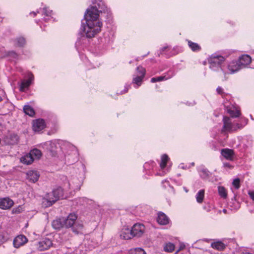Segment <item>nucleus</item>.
I'll list each match as a JSON object with an SVG mask.
<instances>
[{
    "label": "nucleus",
    "mask_w": 254,
    "mask_h": 254,
    "mask_svg": "<svg viewBox=\"0 0 254 254\" xmlns=\"http://www.w3.org/2000/svg\"><path fill=\"white\" fill-rule=\"evenodd\" d=\"M99 2L95 1L94 5L90 6L84 14L86 19V24H83L81 30L83 35L78 38L75 43V47L78 49L79 47L86 45L87 42L86 38H91L95 37L101 30L102 23L99 19L100 13H107L108 18H110L111 12L102 0H98Z\"/></svg>",
    "instance_id": "1"
},
{
    "label": "nucleus",
    "mask_w": 254,
    "mask_h": 254,
    "mask_svg": "<svg viewBox=\"0 0 254 254\" xmlns=\"http://www.w3.org/2000/svg\"><path fill=\"white\" fill-rule=\"evenodd\" d=\"M225 59L222 56L213 54L208 59L209 68L217 73V75L223 81V76L222 71L225 69Z\"/></svg>",
    "instance_id": "2"
},
{
    "label": "nucleus",
    "mask_w": 254,
    "mask_h": 254,
    "mask_svg": "<svg viewBox=\"0 0 254 254\" xmlns=\"http://www.w3.org/2000/svg\"><path fill=\"white\" fill-rule=\"evenodd\" d=\"M44 145L48 147L47 149L51 152L53 156L56 155L57 151L56 149L58 148V146L61 147V149L63 150L69 149L71 150L74 155H76L77 154L76 148L68 142L64 141H51L45 143Z\"/></svg>",
    "instance_id": "3"
},
{
    "label": "nucleus",
    "mask_w": 254,
    "mask_h": 254,
    "mask_svg": "<svg viewBox=\"0 0 254 254\" xmlns=\"http://www.w3.org/2000/svg\"><path fill=\"white\" fill-rule=\"evenodd\" d=\"M64 198L63 189L61 187H59L46 195L45 197L43 199L42 205L45 207H49L58 199Z\"/></svg>",
    "instance_id": "4"
},
{
    "label": "nucleus",
    "mask_w": 254,
    "mask_h": 254,
    "mask_svg": "<svg viewBox=\"0 0 254 254\" xmlns=\"http://www.w3.org/2000/svg\"><path fill=\"white\" fill-rule=\"evenodd\" d=\"M242 69L237 60H234L230 61L227 64H225V69L222 71L223 76V81L226 80L228 78V75L230 74H234Z\"/></svg>",
    "instance_id": "5"
},
{
    "label": "nucleus",
    "mask_w": 254,
    "mask_h": 254,
    "mask_svg": "<svg viewBox=\"0 0 254 254\" xmlns=\"http://www.w3.org/2000/svg\"><path fill=\"white\" fill-rule=\"evenodd\" d=\"M146 70L141 66L136 67L135 72L133 75L132 84L135 88H138L142 84L145 77Z\"/></svg>",
    "instance_id": "6"
},
{
    "label": "nucleus",
    "mask_w": 254,
    "mask_h": 254,
    "mask_svg": "<svg viewBox=\"0 0 254 254\" xmlns=\"http://www.w3.org/2000/svg\"><path fill=\"white\" fill-rule=\"evenodd\" d=\"M223 127L222 131H233L243 127L241 124L233 122L232 119L229 117H223Z\"/></svg>",
    "instance_id": "7"
},
{
    "label": "nucleus",
    "mask_w": 254,
    "mask_h": 254,
    "mask_svg": "<svg viewBox=\"0 0 254 254\" xmlns=\"http://www.w3.org/2000/svg\"><path fill=\"white\" fill-rule=\"evenodd\" d=\"M169 160V158L166 154H163L161 156L160 162V169L157 173L156 175L163 176L168 173L170 170L171 166H167V163Z\"/></svg>",
    "instance_id": "8"
},
{
    "label": "nucleus",
    "mask_w": 254,
    "mask_h": 254,
    "mask_svg": "<svg viewBox=\"0 0 254 254\" xmlns=\"http://www.w3.org/2000/svg\"><path fill=\"white\" fill-rule=\"evenodd\" d=\"M224 107L227 112L230 114L232 118H236L240 115V111L238 107L228 103L224 104Z\"/></svg>",
    "instance_id": "9"
},
{
    "label": "nucleus",
    "mask_w": 254,
    "mask_h": 254,
    "mask_svg": "<svg viewBox=\"0 0 254 254\" xmlns=\"http://www.w3.org/2000/svg\"><path fill=\"white\" fill-rule=\"evenodd\" d=\"M133 237H140L145 232V226L141 223H136L131 229Z\"/></svg>",
    "instance_id": "10"
},
{
    "label": "nucleus",
    "mask_w": 254,
    "mask_h": 254,
    "mask_svg": "<svg viewBox=\"0 0 254 254\" xmlns=\"http://www.w3.org/2000/svg\"><path fill=\"white\" fill-rule=\"evenodd\" d=\"M52 241L48 238H44L37 244V248L40 251H45L52 246Z\"/></svg>",
    "instance_id": "11"
},
{
    "label": "nucleus",
    "mask_w": 254,
    "mask_h": 254,
    "mask_svg": "<svg viewBox=\"0 0 254 254\" xmlns=\"http://www.w3.org/2000/svg\"><path fill=\"white\" fill-rule=\"evenodd\" d=\"M46 127L45 122L44 120L38 119L33 121L32 128L35 132H39Z\"/></svg>",
    "instance_id": "12"
},
{
    "label": "nucleus",
    "mask_w": 254,
    "mask_h": 254,
    "mask_svg": "<svg viewBox=\"0 0 254 254\" xmlns=\"http://www.w3.org/2000/svg\"><path fill=\"white\" fill-rule=\"evenodd\" d=\"M77 218V215L74 213L69 214L66 219L63 218V221L64 222V227H71L72 226L75 224Z\"/></svg>",
    "instance_id": "13"
},
{
    "label": "nucleus",
    "mask_w": 254,
    "mask_h": 254,
    "mask_svg": "<svg viewBox=\"0 0 254 254\" xmlns=\"http://www.w3.org/2000/svg\"><path fill=\"white\" fill-rule=\"evenodd\" d=\"M40 10H42V12L46 17H44L43 20L45 21H49L53 19L52 16V11L50 10H48L47 7H44L42 9H40L39 10H37L36 12H32L30 13V15H33V16L34 17L36 16L37 13H40Z\"/></svg>",
    "instance_id": "14"
},
{
    "label": "nucleus",
    "mask_w": 254,
    "mask_h": 254,
    "mask_svg": "<svg viewBox=\"0 0 254 254\" xmlns=\"http://www.w3.org/2000/svg\"><path fill=\"white\" fill-rule=\"evenodd\" d=\"M237 61L239 62L242 69L246 67L252 62L251 57L248 55H243L240 56Z\"/></svg>",
    "instance_id": "15"
},
{
    "label": "nucleus",
    "mask_w": 254,
    "mask_h": 254,
    "mask_svg": "<svg viewBox=\"0 0 254 254\" xmlns=\"http://www.w3.org/2000/svg\"><path fill=\"white\" fill-rule=\"evenodd\" d=\"M14 203L12 199L8 197L0 199V208L2 209H7L12 207Z\"/></svg>",
    "instance_id": "16"
},
{
    "label": "nucleus",
    "mask_w": 254,
    "mask_h": 254,
    "mask_svg": "<svg viewBox=\"0 0 254 254\" xmlns=\"http://www.w3.org/2000/svg\"><path fill=\"white\" fill-rule=\"evenodd\" d=\"M27 242V238L24 235H19L14 238L13 240V246L16 248L24 245Z\"/></svg>",
    "instance_id": "17"
},
{
    "label": "nucleus",
    "mask_w": 254,
    "mask_h": 254,
    "mask_svg": "<svg viewBox=\"0 0 254 254\" xmlns=\"http://www.w3.org/2000/svg\"><path fill=\"white\" fill-rule=\"evenodd\" d=\"M34 79V76L31 73L28 74V79L23 80L20 86V90L24 91L25 89L28 88L31 83L32 81Z\"/></svg>",
    "instance_id": "18"
},
{
    "label": "nucleus",
    "mask_w": 254,
    "mask_h": 254,
    "mask_svg": "<svg viewBox=\"0 0 254 254\" xmlns=\"http://www.w3.org/2000/svg\"><path fill=\"white\" fill-rule=\"evenodd\" d=\"M39 176V173L36 171L29 170L26 173V179L33 183L38 181Z\"/></svg>",
    "instance_id": "19"
},
{
    "label": "nucleus",
    "mask_w": 254,
    "mask_h": 254,
    "mask_svg": "<svg viewBox=\"0 0 254 254\" xmlns=\"http://www.w3.org/2000/svg\"><path fill=\"white\" fill-rule=\"evenodd\" d=\"M120 237L124 240L130 239L133 237L131 229L124 227L120 232Z\"/></svg>",
    "instance_id": "20"
},
{
    "label": "nucleus",
    "mask_w": 254,
    "mask_h": 254,
    "mask_svg": "<svg viewBox=\"0 0 254 254\" xmlns=\"http://www.w3.org/2000/svg\"><path fill=\"white\" fill-rule=\"evenodd\" d=\"M173 76V72L172 71H169L163 75L152 78L151 79V82L152 83H154L156 82H160L163 80H166L167 79L171 78Z\"/></svg>",
    "instance_id": "21"
},
{
    "label": "nucleus",
    "mask_w": 254,
    "mask_h": 254,
    "mask_svg": "<svg viewBox=\"0 0 254 254\" xmlns=\"http://www.w3.org/2000/svg\"><path fill=\"white\" fill-rule=\"evenodd\" d=\"M157 221L159 224L164 225L169 223V219L164 213L159 212Z\"/></svg>",
    "instance_id": "22"
},
{
    "label": "nucleus",
    "mask_w": 254,
    "mask_h": 254,
    "mask_svg": "<svg viewBox=\"0 0 254 254\" xmlns=\"http://www.w3.org/2000/svg\"><path fill=\"white\" fill-rule=\"evenodd\" d=\"M221 153L227 160H232L233 159L234 153L232 149L228 148L223 149L221 150Z\"/></svg>",
    "instance_id": "23"
},
{
    "label": "nucleus",
    "mask_w": 254,
    "mask_h": 254,
    "mask_svg": "<svg viewBox=\"0 0 254 254\" xmlns=\"http://www.w3.org/2000/svg\"><path fill=\"white\" fill-rule=\"evenodd\" d=\"M5 57L11 61L16 62L19 59V55L14 51H11L6 53Z\"/></svg>",
    "instance_id": "24"
},
{
    "label": "nucleus",
    "mask_w": 254,
    "mask_h": 254,
    "mask_svg": "<svg viewBox=\"0 0 254 254\" xmlns=\"http://www.w3.org/2000/svg\"><path fill=\"white\" fill-rule=\"evenodd\" d=\"M25 43V39L22 37H17L13 40V44L15 47H22Z\"/></svg>",
    "instance_id": "25"
},
{
    "label": "nucleus",
    "mask_w": 254,
    "mask_h": 254,
    "mask_svg": "<svg viewBox=\"0 0 254 254\" xmlns=\"http://www.w3.org/2000/svg\"><path fill=\"white\" fill-rule=\"evenodd\" d=\"M20 161L24 164L29 165L31 164L34 161V160L29 153L21 157Z\"/></svg>",
    "instance_id": "26"
},
{
    "label": "nucleus",
    "mask_w": 254,
    "mask_h": 254,
    "mask_svg": "<svg viewBox=\"0 0 254 254\" xmlns=\"http://www.w3.org/2000/svg\"><path fill=\"white\" fill-rule=\"evenodd\" d=\"M99 244V242L97 241H93V239H86L84 241V245L88 246V249L89 250H92L93 248L97 247Z\"/></svg>",
    "instance_id": "27"
},
{
    "label": "nucleus",
    "mask_w": 254,
    "mask_h": 254,
    "mask_svg": "<svg viewBox=\"0 0 254 254\" xmlns=\"http://www.w3.org/2000/svg\"><path fill=\"white\" fill-rule=\"evenodd\" d=\"M29 153L30 154L34 160L39 159L42 156L41 151L37 148H34L31 150L29 152Z\"/></svg>",
    "instance_id": "28"
},
{
    "label": "nucleus",
    "mask_w": 254,
    "mask_h": 254,
    "mask_svg": "<svg viewBox=\"0 0 254 254\" xmlns=\"http://www.w3.org/2000/svg\"><path fill=\"white\" fill-rule=\"evenodd\" d=\"M211 246L212 248L218 251H222L225 248V245L221 241H217L211 243Z\"/></svg>",
    "instance_id": "29"
},
{
    "label": "nucleus",
    "mask_w": 254,
    "mask_h": 254,
    "mask_svg": "<svg viewBox=\"0 0 254 254\" xmlns=\"http://www.w3.org/2000/svg\"><path fill=\"white\" fill-rule=\"evenodd\" d=\"M218 192L221 198L226 199L227 197V190L223 186H219L218 187Z\"/></svg>",
    "instance_id": "30"
},
{
    "label": "nucleus",
    "mask_w": 254,
    "mask_h": 254,
    "mask_svg": "<svg viewBox=\"0 0 254 254\" xmlns=\"http://www.w3.org/2000/svg\"><path fill=\"white\" fill-rule=\"evenodd\" d=\"M52 226L55 229H59L61 227H64V222L63 221V218L54 220L52 222Z\"/></svg>",
    "instance_id": "31"
},
{
    "label": "nucleus",
    "mask_w": 254,
    "mask_h": 254,
    "mask_svg": "<svg viewBox=\"0 0 254 254\" xmlns=\"http://www.w3.org/2000/svg\"><path fill=\"white\" fill-rule=\"evenodd\" d=\"M187 41L188 43L189 47L192 51L198 52L200 50L201 48L198 44L192 42L190 40H187Z\"/></svg>",
    "instance_id": "32"
},
{
    "label": "nucleus",
    "mask_w": 254,
    "mask_h": 254,
    "mask_svg": "<svg viewBox=\"0 0 254 254\" xmlns=\"http://www.w3.org/2000/svg\"><path fill=\"white\" fill-rule=\"evenodd\" d=\"M204 190H199L195 195L196 201L199 203H201L203 202L204 197Z\"/></svg>",
    "instance_id": "33"
},
{
    "label": "nucleus",
    "mask_w": 254,
    "mask_h": 254,
    "mask_svg": "<svg viewBox=\"0 0 254 254\" xmlns=\"http://www.w3.org/2000/svg\"><path fill=\"white\" fill-rule=\"evenodd\" d=\"M24 112L30 117H33L35 114L33 109L29 105H25L23 107Z\"/></svg>",
    "instance_id": "34"
},
{
    "label": "nucleus",
    "mask_w": 254,
    "mask_h": 254,
    "mask_svg": "<svg viewBox=\"0 0 254 254\" xmlns=\"http://www.w3.org/2000/svg\"><path fill=\"white\" fill-rule=\"evenodd\" d=\"M129 254H146L143 249L141 248H135L129 251Z\"/></svg>",
    "instance_id": "35"
},
{
    "label": "nucleus",
    "mask_w": 254,
    "mask_h": 254,
    "mask_svg": "<svg viewBox=\"0 0 254 254\" xmlns=\"http://www.w3.org/2000/svg\"><path fill=\"white\" fill-rule=\"evenodd\" d=\"M175 245L172 243H166L164 247V250L166 252H172L174 250Z\"/></svg>",
    "instance_id": "36"
},
{
    "label": "nucleus",
    "mask_w": 254,
    "mask_h": 254,
    "mask_svg": "<svg viewBox=\"0 0 254 254\" xmlns=\"http://www.w3.org/2000/svg\"><path fill=\"white\" fill-rule=\"evenodd\" d=\"M88 199L86 197H79L75 199V202L77 205H84L88 202Z\"/></svg>",
    "instance_id": "37"
},
{
    "label": "nucleus",
    "mask_w": 254,
    "mask_h": 254,
    "mask_svg": "<svg viewBox=\"0 0 254 254\" xmlns=\"http://www.w3.org/2000/svg\"><path fill=\"white\" fill-rule=\"evenodd\" d=\"M200 176L203 179H206L209 176V172L206 169H202L200 171Z\"/></svg>",
    "instance_id": "38"
},
{
    "label": "nucleus",
    "mask_w": 254,
    "mask_h": 254,
    "mask_svg": "<svg viewBox=\"0 0 254 254\" xmlns=\"http://www.w3.org/2000/svg\"><path fill=\"white\" fill-rule=\"evenodd\" d=\"M76 227H77V228L76 229L74 227L72 228L73 231L75 233H78L83 228V224L80 223H78L75 224Z\"/></svg>",
    "instance_id": "39"
},
{
    "label": "nucleus",
    "mask_w": 254,
    "mask_h": 254,
    "mask_svg": "<svg viewBox=\"0 0 254 254\" xmlns=\"http://www.w3.org/2000/svg\"><path fill=\"white\" fill-rule=\"evenodd\" d=\"M240 179L237 178L234 180L232 184L236 189H238L240 187Z\"/></svg>",
    "instance_id": "40"
},
{
    "label": "nucleus",
    "mask_w": 254,
    "mask_h": 254,
    "mask_svg": "<svg viewBox=\"0 0 254 254\" xmlns=\"http://www.w3.org/2000/svg\"><path fill=\"white\" fill-rule=\"evenodd\" d=\"M101 42L103 43V46L106 47L111 43V41L109 38H104L101 40Z\"/></svg>",
    "instance_id": "41"
},
{
    "label": "nucleus",
    "mask_w": 254,
    "mask_h": 254,
    "mask_svg": "<svg viewBox=\"0 0 254 254\" xmlns=\"http://www.w3.org/2000/svg\"><path fill=\"white\" fill-rule=\"evenodd\" d=\"M23 211V207L21 205L18 206L17 207L14 208L12 209V212L15 213H19Z\"/></svg>",
    "instance_id": "42"
},
{
    "label": "nucleus",
    "mask_w": 254,
    "mask_h": 254,
    "mask_svg": "<svg viewBox=\"0 0 254 254\" xmlns=\"http://www.w3.org/2000/svg\"><path fill=\"white\" fill-rule=\"evenodd\" d=\"M150 164H151V166L153 167L154 166V163L153 162H151L150 163H145L144 165V168L146 170L150 169L151 168L149 167Z\"/></svg>",
    "instance_id": "43"
},
{
    "label": "nucleus",
    "mask_w": 254,
    "mask_h": 254,
    "mask_svg": "<svg viewBox=\"0 0 254 254\" xmlns=\"http://www.w3.org/2000/svg\"><path fill=\"white\" fill-rule=\"evenodd\" d=\"M190 167V165L189 166H188L187 165H185L183 163H181L179 165V168L182 169H184V170L188 169Z\"/></svg>",
    "instance_id": "44"
},
{
    "label": "nucleus",
    "mask_w": 254,
    "mask_h": 254,
    "mask_svg": "<svg viewBox=\"0 0 254 254\" xmlns=\"http://www.w3.org/2000/svg\"><path fill=\"white\" fill-rule=\"evenodd\" d=\"M130 88V85H126L125 86V89L123 91H122L120 93V94H124V93H127L129 88Z\"/></svg>",
    "instance_id": "45"
},
{
    "label": "nucleus",
    "mask_w": 254,
    "mask_h": 254,
    "mask_svg": "<svg viewBox=\"0 0 254 254\" xmlns=\"http://www.w3.org/2000/svg\"><path fill=\"white\" fill-rule=\"evenodd\" d=\"M216 91L217 93L221 95H223L224 94L223 89L221 87H218L216 89Z\"/></svg>",
    "instance_id": "46"
},
{
    "label": "nucleus",
    "mask_w": 254,
    "mask_h": 254,
    "mask_svg": "<svg viewBox=\"0 0 254 254\" xmlns=\"http://www.w3.org/2000/svg\"><path fill=\"white\" fill-rule=\"evenodd\" d=\"M12 136L13 137L14 140L13 142H10L11 144H14L16 143L18 139V136L17 135L13 134Z\"/></svg>",
    "instance_id": "47"
},
{
    "label": "nucleus",
    "mask_w": 254,
    "mask_h": 254,
    "mask_svg": "<svg viewBox=\"0 0 254 254\" xmlns=\"http://www.w3.org/2000/svg\"><path fill=\"white\" fill-rule=\"evenodd\" d=\"M162 184L163 185V186L165 187V188H166L167 187V186H170L169 185V183L168 181L167 180H164L162 182Z\"/></svg>",
    "instance_id": "48"
},
{
    "label": "nucleus",
    "mask_w": 254,
    "mask_h": 254,
    "mask_svg": "<svg viewBox=\"0 0 254 254\" xmlns=\"http://www.w3.org/2000/svg\"><path fill=\"white\" fill-rule=\"evenodd\" d=\"M249 194L250 197L254 201V191H250Z\"/></svg>",
    "instance_id": "49"
},
{
    "label": "nucleus",
    "mask_w": 254,
    "mask_h": 254,
    "mask_svg": "<svg viewBox=\"0 0 254 254\" xmlns=\"http://www.w3.org/2000/svg\"><path fill=\"white\" fill-rule=\"evenodd\" d=\"M72 182H69L67 183V187L69 188V189H74L75 187L73 186V185L71 184Z\"/></svg>",
    "instance_id": "50"
},
{
    "label": "nucleus",
    "mask_w": 254,
    "mask_h": 254,
    "mask_svg": "<svg viewBox=\"0 0 254 254\" xmlns=\"http://www.w3.org/2000/svg\"><path fill=\"white\" fill-rule=\"evenodd\" d=\"M223 165L225 167L231 168V165L228 163H224Z\"/></svg>",
    "instance_id": "51"
},
{
    "label": "nucleus",
    "mask_w": 254,
    "mask_h": 254,
    "mask_svg": "<svg viewBox=\"0 0 254 254\" xmlns=\"http://www.w3.org/2000/svg\"><path fill=\"white\" fill-rule=\"evenodd\" d=\"M204 209H205L207 212H209L211 210V207L210 206H208V207L206 206H204Z\"/></svg>",
    "instance_id": "52"
},
{
    "label": "nucleus",
    "mask_w": 254,
    "mask_h": 254,
    "mask_svg": "<svg viewBox=\"0 0 254 254\" xmlns=\"http://www.w3.org/2000/svg\"><path fill=\"white\" fill-rule=\"evenodd\" d=\"M168 47H163L162 49H161V54H163V52L168 49Z\"/></svg>",
    "instance_id": "53"
},
{
    "label": "nucleus",
    "mask_w": 254,
    "mask_h": 254,
    "mask_svg": "<svg viewBox=\"0 0 254 254\" xmlns=\"http://www.w3.org/2000/svg\"><path fill=\"white\" fill-rule=\"evenodd\" d=\"M184 189L186 192H188V190L186 188H184Z\"/></svg>",
    "instance_id": "54"
},
{
    "label": "nucleus",
    "mask_w": 254,
    "mask_h": 254,
    "mask_svg": "<svg viewBox=\"0 0 254 254\" xmlns=\"http://www.w3.org/2000/svg\"><path fill=\"white\" fill-rule=\"evenodd\" d=\"M243 254H253L250 253H243Z\"/></svg>",
    "instance_id": "55"
},
{
    "label": "nucleus",
    "mask_w": 254,
    "mask_h": 254,
    "mask_svg": "<svg viewBox=\"0 0 254 254\" xmlns=\"http://www.w3.org/2000/svg\"><path fill=\"white\" fill-rule=\"evenodd\" d=\"M2 100V97L0 96V102Z\"/></svg>",
    "instance_id": "56"
},
{
    "label": "nucleus",
    "mask_w": 254,
    "mask_h": 254,
    "mask_svg": "<svg viewBox=\"0 0 254 254\" xmlns=\"http://www.w3.org/2000/svg\"><path fill=\"white\" fill-rule=\"evenodd\" d=\"M194 163L193 162H192V163H191V166H194Z\"/></svg>",
    "instance_id": "57"
},
{
    "label": "nucleus",
    "mask_w": 254,
    "mask_h": 254,
    "mask_svg": "<svg viewBox=\"0 0 254 254\" xmlns=\"http://www.w3.org/2000/svg\"><path fill=\"white\" fill-rule=\"evenodd\" d=\"M177 175H178V176H179H179H181V174H178Z\"/></svg>",
    "instance_id": "58"
},
{
    "label": "nucleus",
    "mask_w": 254,
    "mask_h": 254,
    "mask_svg": "<svg viewBox=\"0 0 254 254\" xmlns=\"http://www.w3.org/2000/svg\"><path fill=\"white\" fill-rule=\"evenodd\" d=\"M223 211H224V212H226V210H225V209H224V210H223Z\"/></svg>",
    "instance_id": "59"
}]
</instances>
